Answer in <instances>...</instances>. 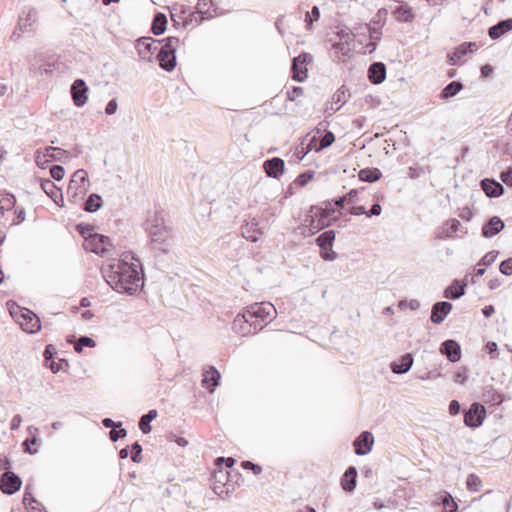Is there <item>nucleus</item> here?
<instances>
[{
    "label": "nucleus",
    "instance_id": "1",
    "mask_svg": "<svg viewBox=\"0 0 512 512\" xmlns=\"http://www.w3.org/2000/svg\"><path fill=\"white\" fill-rule=\"evenodd\" d=\"M104 278L107 284L118 293L134 295L143 286V268L140 260L131 252L124 258L109 265Z\"/></svg>",
    "mask_w": 512,
    "mask_h": 512
},
{
    "label": "nucleus",
    "instance_id": "2",
    "mask_svg": "<svg viewBox=\"0 0 512 512\" xmlns=\"http://www.w3.org/2000/svg\"><path fill=\"white\" fill-rule=\"evenodd\" d=\"M144 229L149 235L154 249L167 254L168 247L173 238V232L171 227L166 225L162 212L155 211L149 214L144 223Z\"/></svg>",
    "mask_w": 512,
    "mask_h": 512
},
{
    "label": "nucleus",
    "instance_id": "3",
    "mask_svg": "<svg viewBox=\"0 0 512 512\" xmlns=\"http://www.w3.org/2000/svg\"><path fill=\"white\" fill-rule=\"evenodd\" d=\"M179 42V38L174 36H169L157 41L161 47L157 53L156 59L159 66L167 72L173 71L176 67V50Z\"/></svg>",
    "mask_w": 512,
    "mask_h": 512
},
{
    "label": "nucleus",
    "instance_id": "4",
    "mask_svg": "<svg viewBox=\"0 0 512 512\" xmlns=\"http://www.w3.org/2000/svg\"><path fill=\"white\" fill-rule=\"evenodd\" d=\"M276 315L275 307L269 302L255 303L244 309L242 313L237 314L236 322H247L252 319H260L261 322L268 323Z\"/></svg>",
    "mask_w": 512,
    "mask_h": 512
},
{
    "label": "nucleus",
    "instance_id": "5",
    "mask_svg": "<svg viewBox=\"0 0 512 512\" xmlns=\"http://www.w3.org/2000/svg\"><path fill=\"white\" fill-rule=\"evenodd\" d=\"M311 212L314 213V215L309 217V225L313 228L312 233H316L321 229L333 225L338 221L340 215H342L341 212H338L337 216L331 217V215L336 212V210L331 206V203H328L325 208L312 206ZM305 221L308 222V219Z\"/></svg>",
    "mask_w": 512,
    "mask_h": 512
},
{
    "label": "nucleus",
    "instance_id": "6",
    "mask_svg": "<svg viewBox=\"0 0 512 512\" xmlns=\"http://www.w3.org/2000/svg\"><path fill=\"white\" fill-rule=\"evenodd\" d=\"M212 5V0H199L196 6L195 12H189L187 16L184 15L188 12L185 7H181L180 10V18L183 19V26L187 27L189 25L198 26L205 19H210L213 15L210 13V6Z\"/></svg>",
    "mask_w": 512,
    "mask_h": 512
},
{
    "label": "nucleus",
    "instance_id": "7",
    "mask_svg": "<svg viewBox=\"0 0 512 512\" xmlns=\"http://www.w3.org/2000/svg\"><path fill=\"white\" fill-rule=\"evenodd\" d=\"M87 178L88 174L84 169H78L73 173L67 187V195L70 202L76 204L79 200L83 199L87 192L85 187Z\"/></svg>",
    "mask_w": 512,
    "mask_h": 512
},
{
    "label": "nucleus",
    "instance_id": "8",
    "mask_svg": "<svg viewBox=\"0 0 512 512\" xmlns=\"http://www.w3.org/2000/svg\"><path fill=\"white\" fill-rule=\"evenodd\" d=\"M7 305L11 317L20 325L22 330L27 334H32V311L11 301Z\"/></svg>",
    "mask_w": 512,
    "mask_h": 512
},
{
    "label": "nucleus",
    "instance_id": "9",
    "mask_svg": "<svg viewBox=\"0 0 512 512\" xmlns=\"http://www.w3.org/2000/svg\"><path fill=\"white\" fill-rule=\"evenodd\" d=\"M84 249L98 255H103L112 247L111 239L108 236L94 233L89 234L84 241Z\"/></svg>",
    "mask_w": 512,
    "mask_h": 512
},
{
    "label": "nucleus",
    "instance_id": "10",
    "mask_svg": "<svg viewBox=\"0 0 512 512\" xmlns=\"http://www.w3.org/2000/svg\"><path fill=\"white\" fill-rule=\"evenodd\" d=\"M313 56L310 53L302 52L293 58L291 65L292 79L296 82H303L307 78V65L311 63Z\"/></svg>",
    "mask_w": 512,
    "mask_h": 512
},
{
    "label": "nucleus",
    "instance_id": "11",
    "mask_svg": "<svg viewBox=\"0 0 512 512\" xmlns=\"http://www.w3.org/2000/svg\"><path fill=\"white\" fill-rule=\"evenodd\" d=\"M485 417V407L478 402H473L469 409L464 411V424L469 428H477L482 425Z\"/></svg>",
    "mask_w": 512,
    "mask_h": 512
},
{
    "label": "nucleus",
    "instance_id": "12",
    "mask_svg": "<svg viewBox=\"0 0 512 512\" xmlns=\"http://www.w3.org/2000/svg\"><path fill=\"white\" fill-rule=\"evenodd\" d=\"M21 478L12 471L4 472L0 477V490L6 495H12L20 490Z\"/></svg>",
    "mask_w": 512,
    "mask_h": 512
},
{
    "label": "nucleus",
    "instance_id": "13",
    "mask_svg": "<svg viewBox=\"0 0 512 512\" xmlns=\"http://www.w3.org/2000/svg\"><path fill=\"white\" fill-rule=\"evenodd\" d=\"M89 88L83 79H76L71 87L70 94L76 107H82L87 103Z\"/></svg>",
    "mask_w": 512,
    "mask_h": 512
},
{
    "label": "nucleus",
    "instance_id": "14",
    "mask_svg": "<svg viewBox=\"0 0 512 512\" xmlns=\"http://www.w3.org/2000/svg\"><path fill=\"white\" fill-rule=\"evenodd\" d=\"M374 436L369 431H363L353 442L354 451L357 455L363 456L372 450Z\"/></svg>",
    "mask_w": 512,
    "mask_h": 512
},
{
    "label": "nucleus",
    "instance_id": "15",
    "mask_svg": "<svg viewBox=\"0 0 512 512\" xmlns=\"http://www.w3.org/2000/svg\"><path fill=\"white\" fill-rule=\"evenodd\" d=\"M439 351L452 363L458 362L461 359V346L456 340H445L441 343Z\"/></svg>",
    "mask_w": 512,
    "mask_h": 512
},
{
    "label": "nucleus",
    "instance_id": "16",
    "mask_svg": "<svg viewBox=\"0 0 512 512\" xmlns=\"http://www.w3.org/2000/svg\"><path fill=\"white\" fill-rule=\"evenodd\" d=\"M157 41L152 37H141L137 40L136 49L143 60L151 61L152 55L158 49L157 46H154Z\"/></svg>",
    "mask_w": 512,
    "mask_h": 512
},
{
    "label": "nucleus",
    "instance_id": "17",
    "mask_svg": "<svg viewBox=\"0 0 512 512\" xmlns=\"http://www.w3.org/2000/svg\"><path fill=\"white\" fill-rule=\"evenodd\" d=\"M452 304L448 301H439L432 305L430 320L434 324H441L452 310Z\"/></svg>",
    "mask_w": 512,
    "mask_h": 512
},
{
    "label": "nucleus",
    "instance_id": "18",
    "mask_svg": "<svg viewBox=\"0 0 512 512\" xmlns=\"http://www.w3.org/2000/svg\"><path fill=\"white\" fill-rule=\"evenodd\" d=\"M480 187L488 198H497L504 194V186L495 179H482Z\"/></svg>",
    "mask_w": 512,
    "mask_h": 512
},
{
    "label": "nucleus",
    "instance_id": "19",
    "mask_svg": "<svg viewBox=\"0 0 512 512\" xmlns=\"http://www.w3.org/2000/svg\"><path fill=\"white\" fill-rule=\"evenodd\" d=\"M386 65L383 62H373L368 68V79L372 84L378 85L386 79Z\"/></svg>",
    "mask_w": 512,
    "mask_h": 512
},
{
    "label": "nucleus",
    "instance_id": "20",
    "mask_svg": "<svg viewBox=\"0 0 512 512\" xmlns=\"http://www.w3.org/2000/svg\"><path fill=\"white\" fill-rule=\"evenodd\" d=\"M285 162L279 157H273L264 162V170L268 177L279 178L284 172Z\"/></svg>",
    "mask_w": 512,
    "mask_h": 512
},
{
    "label": "nucleus",
    "instance_id": "21",
    "mask_svg": "<svg viewBox=\"0 0 512 512\" xmlns=\"http://www.w3.org/2000/svg\"><path fill=\"white\" fill-rule=\"evenodd\" d=\"M242 236L251 241L257 242L259 236L263 234L261 228H259V221L256 218H252L249 222L241 227Z\"/></svg>",
    "mask_w": 512,
    "mask_h": 512
},
{
    "label": "nucleus",
    "instance_id": "22",
    "mask_svg": "<svg viewBox=\"0 0 512 512\" xmlns=\"http://www.w3.org/2000/svg\"><path fill=\"white\" fill-rule=\"evenodd\" d=\"M504 228V222L498 216H493L483 225L482 236L491 238L500 233Z\"/></svg>",
    "mask_w": 512,
    "mask_h": 512
},
{
    "label": "nucleus",
    "instance_id": "23",
    "mask_svg": "<svg viewBox=\"0 0 512 512\" xmlns=\"http://www.w3.org/2000/svg\"><path fill=\"white\" fill-rule=\"evenodd\" d=\"M40 182L41 190L49 196L56 204L60 205L57 201V198H60V201L63 203V196L61 190L50 180L45 178H38Z\"/></svg>",
    "mask_w": 512,
    "mask_h": 512
},
{
    "label": "nucleus",
    "instance_id": "24",
    "mask_svg": "<svg viewBox=\"0 0 512 512\" xmlns=\"http://www.w3.org/2000/svg\"><path fill=\"white\" fill-rule=\"evenodd\" d=\"M512 30V18L500 20L497 24L488 29V35L491 39L496 40L504 34Z\"/></svg>",
    "mask_w": 512,
    "mask_h": 512
},
{
    "label": "nucleus",
    "instance_id": "25",
    "mask_svg": "<svg viewBox=\"0 0 512 512\" xmlns=\"http://www.w3.org/2000/svg\"><path fill=\"white\" fill-rule=\"evenodd\" d=\"M220 377L219 371L214 366H210L203 373L202 386L213 392L219 384Z\"/></svg>",
    "mask_w": 512,
    "mask_h": 512
},
{
    "label": "nucleus",
    "instance_id": "26",
    "mask_svg": "<svg viewBox=\"0 0 512 512\" xmlns=\"http://www.w3.org/2000/svg\"><path fill=\"white\" fill-rule=\"evenodd\" d=\"M413 365V356L411 353L402 355L397 362H392L390 368L395 374L407 373Z\"/></svg>",
    "mask_w": 512,
    "mask_h": 512
},
{
    "label": "nucleus",
    "instance_id": "27",
    "mask_svg": "<svg viewBox=\"0 0 512 512\" xmlns=\"http://www.w3.org/2000/svg\"><path fill=\"white\" fill-rule=\"evenodd\" d=\"M357 469L354 466H349L341 478V486L346 492H353L356 488Z\"/></svg>",
    "mask_w": 512,
    "mask_h": 512
},
{
    "label": "nucleus",
    "instance_id": "28",
    "mask_svg": "<svg viewBox=\"0 0 512 512\" xmlns=\"http://www.w3.org/2000/svg\"><path fill=\"white\" fill-rule=\"evenodd\" d=\"M482 399L486 404L496 406L504 402L505 396L494 389L493 386H486L483 390Z\"/></svg>",
    "mask_w": 512,
    "mask_h": 512
},
{
    "label": "nucleus",
    "instance_id": "29",
    "mask_svg": "<svg viewBox=\"0 0 512 512\" xmlns=\"http://www.w3.org/2000/svg\"><path fill=\"white\" fill-rule=\"evenodd\" d=\"M466 284L459 280H454L445 290L444 297L450 300H457L465 294Z\"/></svg>",
    "mask_w": 512,
    "mask_h": 512
},
{
    "label": "nucleus",
    "instance_id": "30",
    "mask_svg": "<svg viewBox=\"0 0 512 512\" xmlns=\"http://www.w3.org/2000/svg\"><path fill=\"white\" fill-rule=\"evenodd\" d=\"M436 504L443 506V512H456L458 510V504L447 491H442L437 497Z\"/></svg>",
    "mask_w": 512,
    "mask_h": 512
},
{
    "label": "nucleus",
    "instance_id": "31",
    "mask_svg": "<svg viewBox=\"0 0 512 512\" xmlns=\"http://www.w3.org/2000/svg\"><path fill=\"white\" fill-rule=\"evenodd\" d=\"M67 342L73 344L74 350L77 353H81L84 347H96V341L88 336H80L78 339H76L75 336L71 335L67 337Z\"/></svg>",
    "mask_w": 512,
    "mask_h": 512
},
{
    "label": "nucleus",
    "instance_id": "32",
    "mask_svg": "<svg viewBox=\"0 0 512 512\" xmlns=\"http://www.w3.org/2000/svg\"><path fill=\"white\" fill-rule=\"evenodd\" d=\"M476 44L473 42H465L458 46L456 50L448 55V62L450 65H456L457 62L465 56L468 52L472 51Z\"/></svg>",
    "mask_w": 512,
    "mask_h": 512
},
{
    "label": "nucleus",
    "instance_id": "33",
    "mask_svg": "<svg viewBox=\"0 0 512 512\" xmlns=\"http://www.w3.org/2000/svg\"><path fill=\"white\" fill-rule=\"evenodd\" d=\"M167 17L162 12H157L152 20L151 31L154 35H161L166 31Z\"/></svg>",
    "mask_w": 512,
    "mask_h": 512
},
{
    "label": "nucleus",
    "instance_id": "34",
    "mask_svg": "<svg viewBox=\"0 0 512 512\" xmlns=\"http://www.w3.org/2000/svg\"><path fill=\"white\" fill-rule=\"evenodd\" d=\"M158 416L156 409L149 410L146 414L142 415L139 420V429L144 433L148 434L151 432L152 427L150 422Z\"/></svg>",
    "mask_w": 512,
    "mask_h": 512
},
{
    "label": "nucleus",
    "instance_id": "35",
    "mask_svg": "<svg viewBox=\"0 0 512 512\" xmlns=\"http://www.w3.org/2000/svg\"><path fill=\"white\" fill-rule=\"evenodd\" d=\"M463 89V84L460 81H452L447 84L440 93V98L447 100L456 96Z\"/></svg>",
    "mask_w": 512,
    "mask_h": 512
},
{
    "label": "nucleus",
    "instance_id": "36",
    "mask_svg": "<svg viewBox=\"0 0 512 512\" xmlns=\"http://www.w3.org/2000/svg\"><path fill=\"white\" fill-rule=\"evenodd\" d=\"M358 177L363 182L373 183L382 177V172L378 168H364L359 171Z\"/></svg>",
    "mask_w": 512,
    "mask_h": 512
},
{
    "label": "nucleus",
    "instance_id": "37",
    "mask_svg": "<svg viewBox=\"0 0 512 512\" xmlns=\"http://www.w3.org/2000/svg\"><path fill=\"white\" fill-rule=\"evenodd\" d=\"M335 236L336 232L334 230L324 231L315 239V243L319 248L332 247L335 241Z\"/></svg>",
    "mask_w": 512,
    "mask_h": 512
},
{
    "label": "nucleus",
    "instance_id": "38",
    "mask_svg": "<svg viewBox=\"0 0 512 512\" xmlns=\"http://www.w3.org/2000/svg\"><path fill=\"white\" fill-rule=\"evenodd\" d=\"M102 206V198L99 194L92 193L88 196L84 202L83 209L86 212L94 213L98 211Z\"/></svg>",
    "mask_w": 512,
    "mask_h": 512
},
{
    "label": "nucleus",
    "instance_id": "39",
    "mask_svg": "<svg viewBox=\"0 0 512 512\" xmlns=\"http://www.w3.org/2000/svg\"><path fill=\"white\" fill-rule=\"evenodd\" d=\"M394 15L396 20L399 22L407 23L413 21L414 19L412 8L407 5L398 6L394 11Z\"/></svg>",
    "mask_w": 512,
    "mask_h": 512
},
{
    "label": "nucleus",
    "instance_id": "40",
    "mask_svg": "<svg viewBox=\"0 0 512 512\" xmlns=\"http://www.w3.org/2000/svg\"><path fill=\"white\" fill-rule=\"evenodd\" d=\"M30 11L27 13V17L23 19L22 17L19 18L18 25L14 29L11 40L16 41L20 38L21 34L20 32H23L24 30H27L28 27H30L32 24L29 22L30 17Z\"/></svg>",
    "mask_w": 512,
    "mask_h": 512
},
{
    "label": "nucleus",
    "instance_id": "41",
    "mask_svg": "<svg viewBox=\"0 0 512 512\" xmlns=\"http://www.w3.org/2000/svg\"><path fill=\"white\" fill-rule=\"evenodd\" d=\"M66 153L67 151L53 146H48L44 149V157H48L50 161H60Z\"/></svg>",
    "mask_w": 512,
    "mask_h": 512
},
{
    "label": "nucleus",
    "instance_id": "42",
    "mask_svg": "<svg viewBox=\"0 0 512 512\" xmlns=\"http://www.w3.org/2000/svg\"><path fill=\"white\" fill-rule=\"evenodd\" d=\"M335 141V136L331 131H326L325 134L321 137L319 146L316 147V151L319 152L333 144Z\"/></svg>",
    "mask_w": 512,
    "mask_h": 512
},
{
    "label": "nucleus",
    "instance_id": "43",
    "mask_svg": "<svg viewBox=\"0 0 512 512\" xmlns=\"http://www.w3.org/2000/svg\"><path fill=\"white\" fill-rule=\"evenodd\" d=\"M482 484L481 479L474 473L468 475L466 485L468 490L477 492Z\"/></svg>",
    "mask_w": 512,
    "mask_h": 512
},
{
    "label": "nucleus",
    "instance_id": "44",
    "mask_svg": "<svg viewBox=\"0 0 512 512\" xmlns=\"http://www.w3.org/2000/svg\"><path fill=\"white\" fill-rule=\"evenodd\" d=\"M23 504L27 509V512H32V484L28 481L25 486V492L23 496Z\"/></svg>",
    "mask_w": 512,
    "mask_h": 512
},
{
    "label": "nucleus",
    "instance_id": "45",
    "mask_svg": "<svg viewBox=\"0 0 512 512\" xmlns=\"http://www.w3.org/2000/svg\"><path fill=\"white\" fill-rule=\"evenodd\" d=\"M341 102H343V103L346 102V100H345V91H344L343 87L338 89L336 91V93L332 97V105H331L332 113H335V112H337L340 109V106L333 107V105L334 104H339Z\"/></svg>",
    "mask_w": 512,
    "mask_h": 512
},
{
    "label": "nucleus",
    "instance_id": "46",
    "mask_svg": "<svg viewBox=\"0 0 512 512\" xmlns=\"http://www.w3.org/2000/svg\"><path fill=\"white\" fill-rule=\"evenodd\" d=\"M131 460L134 463H140L142 461V446L138 441L134 442L131 446Z\"/></svg>",
    "mask_w": 512,
    "mask_h": 512
},
{
    "label": "nucleus",
    "instance_id": "47",
    "mask_svg": "<svg viewBox=\"0 0 512 512\" xmlns=\"http://www.w3.org/2000/svg\"><path fill=\"white\" fill-rule=\"evenodd\" d=\"M320 18V10L318 6H313L310 12H306L305 14V22L307 27L310 28L314 21H317Z\"/></svg>",
    "mask_w": 512,
    "mask_h": 512
},
{
    "label": "nucleus",
    "instance_id": "48",
    "mask_svg": "<svg viewBox=\"0 0 512 512\" xmlns=\"http://www.w3.org/2000/svg\"><path fill=\"white\" fill-rule=\"evenodd\" d=\"M233 328L238 333L242 334L243 336L252 334L251 325H249V323H247V322H242V321L236 322V318L233 321Z\"/></svg>",
    "mask_w": 512,
    "mask_h": 512
},
{
    "label": "nucleus",
    "instance_id": "49",
    "mask_svg": "<svg viewBox=\"0 0 512 512\" xmlns=\"http://www.w3.org/2000/svg\"><path fill=\"white\" fill-rule=\"evenodd\" d=\"M44 364L47 368H49L53 373H57L62 369V364H65L68 367V362L65 359H61L59 362H56L54 359L52 360H44Z\"/></svg>",
    "mask_w": 512,
    "mask_h": 512
},
{
    "label": "nucleus",
    "instance_id": "50",
    "mask_svg": "<svg viewBox=\"0 0 512 512\" xmlns=\"http://www.w3.org/2000/svg\"><path fill=\"white\" fill-rule=\"evenodd\" d=\"M499 252L496 250H492L486 253L481 260L478 262V266H490L497 258Z\"/></svg>",
    "mask_w": 512,
    "mask_h": 512
},
{
    "label": "nucleus",
    "instance_id": "51",
    "mask_svg": "<svg viewBox=\"0 0 512 512\" xmlns=\"http://www.w3.org/2000/svg\"><path fill=\"white\" fill-rule=\"evenodd\" d=\"M64 174H65V170L62 166H60V165H52L51 166L50 175L56 181L62 180L64 177Z\"/></svg>",
    "mask_w": 512,
    "mask_h": 512
},
{
    "label": "nucleus",
    "instance_id": "52",
    "mask_svg": "<svg viewBox=\"0 0 512 512\" xmlns=\"http://www.w3.org/2000/svg\"><path fill=\"white\" fill-rule=\"evenodd\" d=\"M320 256L325 261H333L337 258V253L332 249V247L329 248H320Z\"/></svg>",
    "mask_w": 512,
    "mask_h": 512
},
{
    "label": "nucleus",
    "instance_id": "53",
    "mask_svg": "<svg viewBox=\"0 0 512 512\" xmlns=\"http://www.w3.org/2000/svg\"><path fill=\"white\" fill-rule=\"evenodd\" d=\"M313 175V171H305L297 176L295 183L300 186H305L313 178Z\"/></svg>",
    "mask_w": 512,
    "mask_h": 512
},
{
    "label": "nucleus",
    "instance_id": "54",
    "mask_svg": "<svg viewBox=\"0 0 512 512\" xmlns=\"http://www.w3.org/2000/svg\"><path fill=\"white\" fill-rule=\"evenodd\" d=\"M15 203V196L9 193H7L2 199H0V205L2 204L7 210L12 209L15 206Z\"/></svg>",
    "mask_w": 512,
    "mask_h": 512
},
{
    "label": "nucleus",
    "instance_id": "55",
    "mask_svg": "<svg viewBox=\"0 0 512 512\" xmlns=\"http://www.w3.org/2000/svg\"><path fill=\"white\" fill-rule=\"evenodd\" d=\"M304 90L300 86H293L291 89L287 91V98L290 101H295L298 97L302 96Z\"/></svg>",
    "mask_w": 512,
    "mask_h": 512
},
{
    "label": "nucleus",
    "instance_id": "56",
    "mask_svg": "<svg viewBox=\"0 0 512 512\" xmlns=\"http://www.w3.org/2000/svg\"><path fill=\"white\" fill-rule=\"evenodd\" d=\"M499 270L506 276L512 275V258H508L500 263Z\"/></svg>",
    "mask_w": 512,
    "mask_h": 512
},
{
    "label": "nucleus",
    "instance_id": "57",
    "mask_svg": "<svg viewBox=\"0 0 512 512\" xmlns=\"http://www.w3.org/2000/svg\"><path fill=\"white\" fill-rule=\"evenodd\" d=\"M127 435V431L124 428L111 429L109 432V437L112 442H116L121 438H124Z\"/></svg>",
    "mask_w": 512,
    "mask_h": 512
},
{
    "label": "nucleus",
    "instance_id": "58",
    "mask_svg": "<svg viewBox=\"0 0 512 512\" xmlns=\"http://www.w3.org/2000/svg\"><path fill=\"white\" fill-rule=\"evenodd\" d=\"M27 431L30 436L23 441L22 447L24 452L32 454V426L27 427Z\"/></svg>",
    "mask_w": 512,
    "mask_h": 512
},
{
    "label": "nucleus",
    "instance_id": "59",
    "mask_svg": "<svg viewBox=\"0 0 512 512\" xmlns=\"http://www.w3.org/2000/svg\"><path fill=\"white\" fill-rule=\"evenodd\" d=\"M241 465L244 469L251 470L255 475H259L262 472V467L251 461H243Z\"/></svg>",
    "mask_w": 512,
    "mask_h": 512
},
{
    "label": "nucleus",
    "instance_id": "60",
    "mask_svg": "<svg viewBox=\"0 0 512 512\" xmlns=\"http://www.w3.org/2000/svg\"><path fill=\"white\" fill-rule=\"evenodd\" d=\"M340 40H343L347 45L354 39V35L349 28L341 29L338 32Z\"/></svg>",
    "mask_w": 512,
    "mask_h": 512
},
{
    "label": "nucleus",
    "instance_id": "61",
    "mask_svg": "<svg viewBox=\"0 0 512 512\" xmlns=\"http://www.w3.org/2000/svg\"><path fill=\"white\" fill-rule=\"evenodd\" d=\"M34 161L41 168H44V164L45 163L51 162L48 157H44V151L42 152L40 149H38L36 151V155L34 157Z\"/></svg>",
    "mask_w": 512,
    "mask_h": 512
},
{
    "label": "nucleus",
    "instance_id": "62",
    "mask_svg": "<svg viewBox=\"0 0 512 512\" xmlns=\"http://www.w3.org/2000/svg\"><path fill=\"white\" fill-rule=\"evenodd\" d=\"M77 231L81 236L84 237V241H86V237H88L89 234H93L92 227L88 224L80 223L76 227Z\"/></svg>",
    "mask_w": 512,
    "mask_h": 512
},
{
    "label": "nucleus",
    "instance_id": "63",
    "mask_svg": "<svg viewBox=\"0 0 512 512\" xmlns=\"http://www.w3.org/2000/svg\"><path fill=\"white\" fill-rule=\"evenodd\" d=\"M500 178L506 185L512 187V166L501 172Z\"/></svg>",
    "mask_w": 512,
    "mask_h": 512
},
{
    "label": "nucleus",
    "instance_id": "64",
    "mask_svg": "<svg viewBox=\"0 0 512 512\" xmlns=\"http://www.w3.org/2000/svg\"><path fill=\"white\" fill-rule=\"evenodd\" d=\"M371 40L378 42L381 38V31L378 28L372 27L370 24L366 25Z\"/></svg>",
    "mask_w": 512,
    "mask_h": 512
}]
</instances>
